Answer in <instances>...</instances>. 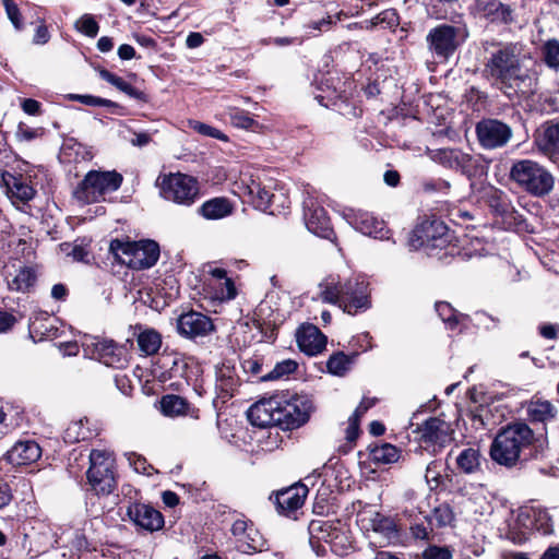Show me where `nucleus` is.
<instances>
[{
  "label": "nucleus",
  "instance_id": "obj_2",
  "mask_svg": "<svg viewBox=\"0 0 559 559\" xmlns=\"http://www.w3.org/2000/svg\"><path fill=\"white\" fill-rule=\"evenodd\" d=\"M548 450V437L522 419H514L498 429L489 447L493 463L506 468L522 466L543 459Z\"/></svg>",
  "mask_w": 559,
  "mask_h": 559
},
{
  "label": "nucleus",
  "instance_id": "obj_53",
  "mask_svg": "<svg viewBox=\"0 0 559 559\" xmlns=\"http://www.w3.org/2000/svg\"><path fill=\"white\" fill-rule=\"evenodd\" d=\"M542 60L552 70H559V40L547 39L540 47Z\"/></svg>",
  "mask_w": 559,
  "mask_h": 559
},
{
  "label": "nucleus",
  "instance_id": "obj_1",
  "mask_svg": "<svg viewBox=\"0 0 559 559\" xmlns=\"http://www.w3.org/2000/svg\"><path fill=\"white\" fill-rule=\"evenodd\" d=\"M491 47L484 62L483 78L510 100L533 96L538 88V73L524 67L521 45L493 41Z\"/></svg>",
  "mask_w": 559,
  "mask_h": 559
},
{
  "label": "nucleus",
  "instance_id": "obj_20",
  "mask_svg": "<svg viewBox=\"0 0 559 559\" xmlns=\"http://www.w3.org/2000/svg\"><path fill=\"white\" fill-rule=\"evenodd\" d=\"M178 333L188 338L204 337L215 331L212 319L202 312L190 310L181 313L177 319Z\"/></svg>",
  "mask_w": 559,
  "mask_h": 559
},
{
  "label": "nucleus",
  "instance_id": "obj_55",
  "mask_svg": "<svg viewBox=\"0 0 559 559\" xmlns=\"http://www.w3.org/2000/svg\"><path fill=\"white\" fill-rule=\"evenodd\" d=\"M185 367L179 379H183L188 385H193L194 390H197L198 386H201L199 379L203 374L202 366L191 358H185Z\"/></svg>",
  "mask_w": 559,
  "mask_h": 559
},
{
  "label": "nucleus",
  "instance_id": "obj_35",
  "mask_svg": "<svg viewBox=\"0 0 559 559\" xmlns=\"http://www.w3.org/2000/svg\"><path fill=\"white\" fill-rule=\"evenodd\" d=\"M368 460L372 464L389 465L404 460L401 448L382 441H373L367 447Z\"/></svg>",
  "mask_w": 559,
  "mask_h": 559
},
{
  "label": "nucleus",
  "instance_id": "obj_11",
  "mask_svg": "<svg viewBox=\"0 0 559 559\" xmlns=\"http://www.w3.org/2000/svg\"><path fill=\"white\" fill-rule=\"evenodd\" d=\"M87 484L97 496H108L117 488L115 460L105 450L93 449L90 453Z\"/></svg>",
  "mask_w": 559,
  "mask_h": 559
},
{
  "label": "nucleus",
  "instance_id": "obj_17",
  "mask_svg": "<svg viewBox=\"0 0 559 559\" xmlns=\"http://www.w3.org/2000/svg\"><path fill=\"white\" fill-rule=\"evenodd\" d=\"M415 432L419 435L420 443L441 450L453 441L454 429L451 423L440 417H429L418 425Z\"/></svg>",
  "mask_w": 559,
  "mask_h": 559
},
{
  "label": "nucleus",
  "instance_id": "obj_30",
  "mask_svg": "<svg viewBox=\"0 0 559 559\" xmlns=\"http://www.w3.org/2000/svg\"><path fill=\"white\" fill-rule=\"evenodd\" d=\"M185 356L179 353H166L160 354L155 364V371L158 372V379L163 382L179 379L182 376V368L185 367Z\"/></svg>",
  "mask_w": 559,
  "mask_h": 559
},
{
  "label": "nucleus",
  "instance_id": "obj_10",
  "mask_svg": "<svg viewBox=\"0 0 559 559\" xmlns=\"http://www.w3.org/2000/svg\"><path fill=\"white\" fill-rule=\"evenodd\" d=\"M485 205L493 216L501 218L510 230L515 233H534V227L527 218L512 205L508 194L496 187L490 186L483 192L481 197Z\"/></svg>",
  "mask_w": 559,
  "mask_h": 559
},
{
  "label": "nucleus",
  "instance_id": "obj_44",
  "mask_svg": "<svg viewBox=\"0 0 559 559\" xmlns=\"http://www.w3.org/2000/svg\"><path fill=\"white\" fill-rule=\"evenodd\" d=\"M358 356L359 353L357 350H353L349 354L335 352L326 361V371L333 376L344 377Z\"/></svg>",
  "mask_w": 559,
  "mask_h": 559
},
{
  "label": "nucleus",
  "instance_id": "obj_31",
  "mask_svg": "<svg viewBox=\"0 0 559 559\" xmlns=\"http://www.w3.org/2000/svg\"><path fill=\"white\" fill-rule=\"evenodd\" d=\"M270 188L271 186L263 183L259 178L250 177L248 180H242L243 202L263 212L266 207L267 199H270Z\"/></svg>",
  "mask_w": 559,
  "mask_h": 559
},
{
  "label": "nucleus",
  "instance_id": "obj_18",
  "mask_svg": "<svg viewBox=\"0 0 559 559\" xmlns=\"http://www.w3.org/2000/svg\"><path fill=\"white\" fill-rule=\"evenodd\" d=\"M304 219L307 229L318 237L330 241L336 240L328 211L313 198L304 202Z\"/></svg>",
  "mask_w": 559,
  "mask_h": 559
},
{
  "label": "nucleus",
  "instance_id": "obj_63",
  "mask_svg": "<svg viewBox=\"0 0 559 559\" xmlns=\"http://www.w3.org/2000/svg\"><path fill=\"white\" fill-rule=\"evenodd\" d=\"M259 44L261 46L275 45L278 47H286V46H292V45H300L301 39L299 37H290V36L266 37V38H261Z\"/></svg>",
  "mask_w": 559,
  "mask_h": 559
},
{
  "label": "nucleus",
  "instance_id": "obj_24",
  "mask_svg": "<svg viewBox=\"0 0 559 559\" xmlns=\"http://www.w3.org/2000/svg\"><path fill=\"white\" fill-rule=\"evenodd\" d=\"M438 157L444 167L460 171L468 178L478 174V160L459 148H442L438 152Z\"/></svg>",
  "mask_w": 559,
  "mask_h": 559
},
{
  "label": "nucleus",
  "instance_id": "obj_26",
  "mask_svg": "<svg viewBox=\"0 0 559 559\" xmlns=\"http://www.w3.org/2000/svg\"><path fill=\"white\" fill-rule=\"evenodd\" d=\"M41 456V448L35 440H20L4 454L3 459L14 467L31 465Z\"/></svg>",
  "mask_w": 559,
  "mask_h": 559
},
{
  "label": "nucleus",
  "instance_id": "obj_41",
  "mask_svg": "<svg viewBox=\"0 0 559 559\" xmlns=\"http://www.w3.org/2000/svg\"><path fill=\"white\" fill-rule=\"evenodd\" d=\"M131 240L130 237L114 238L109 242L108 253L112 261L126 265V260L134 258V250L139 242Z\"/></svg>",
  "mask_w": 559,
  "mask_h": 559
},
{
  "label": "nucleus",
  "instance_id": "obj_32",
  "mask_svg": "<svg viewBox=\"0 0 559 559\" xmlns=\"http://www.w3.org/2000/svg\"><path fill=\"white\" fill-rule=\"evenodd\" d=\"M59 158L62 164L91 162L94 158V152L92 146L79 142L75 138L66 136L60 148Z\"/></svg>",
  "mask_w": 559,
  "mask_h": 559
},
{
  "label": "nucleus",
  "instance_id": "obj_12",
  "mask_svg": "<svg viewBox=\"0 0 559 559\" xmlns=\"http://www.w3.org/2000/svg\"><path fill=\"white\" fill-rule=\"evenodd\" d=\"M160 194L167 201L191 206L200 198V185L193 176L170 173L162 180Z\"/></svg>",
  "mask_w": 559,
  "mask_h": 559
},
{
  "label": "nucleus",
  "instance_id": "obj_58",
  "mask_svg": "<svg viewBox=\"0 0 559 559\" xmlns=\"http://www.w3.org/2000/svg\"><path fill=\"white\" fill-rule=\"evenodd\" d=\"M189 127L201 135L221 140L223 142L228 141V136L225 133L207 123L198 120H189Z\"/></svg>",
  "mask_w": 559,
  "mask_h": 559
},
{
  "label": "nucleus",
  "instance_id": "obj_62",
  "mask_svg": "<svg viewBox=\"0 0 559 559\" xmlns=\"http://www.w3.org/2000/svg\"><path fill=\"white\" fill-rule=\"evenodd\" d=\"M353 350H357L359 354L365 353L373 347L372 336L369 332H364L352 337L349 342Z\"/></svg>",
  "mask_w": 559,
  "mask_h": 559
},
{
  "label": "nucleus",
  "instance_id": "obj_46",
  "mask_svg": "<svg viewBox=\"0 0 559 559\" xmlns=\"http://www.w3.org/2000/svg\"><path fill=\"white\" fill-rule=\"evenodd\" d=\"M481 453L478 449L466 448L456 457V465L464 474H475L480 471Z\"/></svg>",
  "mask_w": 559,
  "mask_h": 559
},
{
  "label": "nucleus",
  "instance_id": "obj_40",
  "mask_svg": "<svg viewBox=\"0 0 559 559\" xmlns=\"http://www.w3.org/2000/svg\"><path fill=\"white\" fill-rule=\"evenodd\" d=\"M234 211L233 203L225 197H215L205 201L199 209L198 214L209 221L222 219L229 216Z\"/></svg>",
  "mask_w": 559,
  "mask_h": 559
},
{
  "label": "nucleus",
  "instance_id": "obj_16",
  "mask_svg": "<svg viewBox=\"0 0 559 559\" xmlns=\"http://www.w3.org/2000/svg\"><path fill=\"white\" fill-rule=\"evenodd\" d=\"M479 145L486 150L506 146L512 138V128L497 118H483L475 126Z\"/></svg>",
  "mask_w": 559,
  "mask_h": 559
},
{
  "label": "nucleus",
  "instance_id": "obj_5",
  "mask_svg": "<svg viewBox=\"0 0 559 559\" xmlns=\"http://www.w3.org/2000/svg\"><path fill=\"white\" fill-rule=\"evenodd\" d=\"M320 299L338 306L345 313L356 316L372 306L370 284L362 276H353L344 282L332 275L319 284Z\"/></svg>",
  "mask_w": 559,
  "mask_h": 559
},
{
  "label": "nucleus",
  "instance_id": "obj_47",
  "mask_svg": "<svg viewBox=\"0 0 559 559\" xmlns=\"http://www.w3.org/2000/svg\"><path fill=\"white\" fill-rule=\"evenodd\" d=\"M338 532V528L331 521L311 520L308 524L309 537L324 540V543H331L337 537Z\"/></svg>",
  "mask_w": 559,
  "mask_h": 559
},
{
  "label": "nucleus",
  "instance_id": "obj_3",
  "mask_svg": "<svg viewBox=\"0 0 559 559\" xmlns=\"http://www.w3.org/2000/svg\"><path fill=\"white\" fill-rule=\"evenodd\" d=\"M314 409L313 401L307 394H294L289 399L273 395L252 404L247 411V419L253 427L292 431L306 425Z\"/></svg>",
  "mask_w": 559,
  "mask_h": 559
},
{
  "label": "nucleus",
  "instance_id": "obj_34",
  "mask_svg": "<svg viewBox=\"0 0 559 559\" xmlns=\"http://www.w3.org/2000/svg\"><path fill=\"white\" fill-rule=\"evenodd\" d=\"M534 143L545 155H559V122L546 121L534 133Z\"/></svg>",
  "mask_w": 559,
  "mask_h": 559
},
{
  "label": "nucleus",
  "instance_id": "obj_42",
  "mask_svg": "<svg viewBox=\"0 0 559 559\" xmlns=\"http://www.w3.org/2000/svg\"><path fill=\"white\" fill-rule=\"evenodd\" d=\"M238 549L243 554H255L261 552L265 545L266 540L255 527L253 522H250L248 530L246 533L240 536L237 540Z\"/></svg>",
  "mask_w": 559,
  "mask_h": 559
},
{
  "label": "nucleus",
  "instance_id": "obj_49",
  "mask_svg": "<svg viewBox=\"0 0 559 559\" xmlns=\"http://www.w3.org/2000/svg\"><path fill=\"white\" fill-rule=\"evenodd\" d=\"M369 25L374 26V29H389L395 32L401 23V17L396 9H385L378 13L372 19H369Z\"/></svg>",
  "mask_w": 559,
  "mask_h": 559
},
{
  "label": "nucleus",
  "instance_id": "obj_59",
  "mask_svg": "<svg viewBox=\"0 0 559 559\" xmlns=\"http://www.w3.org/2000/svg\"><path fill=\"white\" fill-rule=\"evenodd\" d=\"M230 123L236 128L251 129L257 121L243 109L231 108L229 111Z\"/></svg>",
  "mask_w": 559,
  "mask_h": 559
},
{
  "label": "nucleus",
  "instance_id": "obj_60",
  "mask_svg": "<svg viewBox=\"0 0 559 559\" xmlns=\"http://www.w3.org/2000/svg\"><path fill=\"white\" fill-rule=\"evenodd\" d=\"M253 325L262 334V337L271 343H274L278 335V325L271 320L254 319Z\"/></svg>",
  "mask_w": 559,
  "mask_h": 559
},
{
  "label": "nucleus",
  "instance_id": "obj_8",
  "mask_svg": "<svg viewBox=\"0 0 559 559\" xmlns=\"http://www.w3.org/2000/svg\"><path fill=\"white\" fill-rule=\"evenodd\" d=\"M468 37L465 25L441 23L431 27L426 36L427 48L433 58L448 62Z\"/></svg>",
  "mask_w": 559,
  "mask_h": 559
},
{
  "label": "nucleus",
  "instance_id": "obj_27",
  "mask_svg": "<svg viewBox=\"0 0 559 559\" xmlns=\"http://www.w3.org/2000/svg\"><path fill=\"white\" fill-rule=\"evenodd\" d=\"M350 224L361 234L376 239H388L389 228L384 221L379 219L373 214L365 211H357L350 216Z\"/></svg>",
  "mask_w": 559,
  "mask_h": 559
},
{
  "label": "nucleus",
  "instance_id": "obj_54",
  "mask_svg": "<svg viewBox=\"0 0 559 559\" xmlns=\"http://www.w3.org/2000/svg\"><path fill=\"white\" fill-rule=\"evenodd\" d=\"M269 368L270 366L264 364V358L259 355H253L242 361L243 371L250 377L257 379L259 382H263L262 377Z\"/></svg>",
  "mask_w": 559,
  "mask_h": 559
},
{
  "label": "nucleus",
  "instance_id": "obj_28",
  "mask_svg": "<svg viewBox=\"0 0 559 559\" xmlns=\"http://www.w3.org/2000/svg\"><path fill=\"white\" fill-rule=\"evenodd\" d=\"M160 412L166 417L189 416L200 418V409L192 405L186 397L177 394H165L159 401Z\"/></svg>",
  "mask_w": 559,
  "mask_h": 559
},
{
  "label": "nucleus",
  "instance_id": "obj_36",
  "mask_svg": "<svg viewBox=\"0 0 559 559\" xmlns=\"http://www.w3.org/2000/svg\"><path fill=\"white\" fill-rule=\"evenodd\" d=\"M28 330L35 342L53 340L62 334V330L53 324V319L46 311H39L29 319Z\"/></svg>",
  "mask_w": 559,
  "mask_h": 559
},
{
  "label": "nucleus",
  "instance_id": "obj_33",
  "mask_svg": "<svg viewBox=\"0 0 559 559\" xmlns=\"http://www.w3.org/2000/svg\"><path fill=\"white\" fill-rule=\"evenodd\" d=\"M558 414L555 405L542 399H532L526 407L527 420L532 425L542 424V430L535 432H547V424L556 419Z\"/></svg>",
  "mask_w": 559,
  "mask_h": 559
},
{
  "label": "nucleus",
  "instance_id": "obj_6",
  "mask_svg": "<svg viewBox=\"0 0 559 559\" xmlns=\"http://www.w3.org/2000/svg\"><path fill=\"white\" fill-rule=\"evenodd\" d=\"M509 179L518 189L538 199H545L555 183L552 174L532 159L514 160L509 170Z\"/></svg>",
  "mask_w": 559,
  "mask_h": 559
},
{
  "label": "nucleus",
  "instance_id": "obj_23",
  "mask_svg": "<svg viewBox=\"0 0 559 559\" xmlns=\"http://www.w3.org/2000/svg\"><path fill=\"white\" fill-rule=\"evenodd\" d=\"M296 342L300 352L307 356L321 354L328 343V337L312 323H302L296 331Z\"/></svg>",
  "mask_w": 559,
  "mask_h": 559
},
{
  "label": "nucleus",
  "instance_id": "obj_25",
  "mask_svg": "<svg viewBox=\"0 0 559 559\" xmlns=\"http://www.w3.org/2000/svg\"><path fill=\"white\" fill-rule=\"evenodd\" d=\"M134 250V258L126 260V266L133 271H144L156 265L160 257L159 243L153 239H140Z\"/></svg>",
  "mask_w": 559,
  "mask_h": 559
},
{
  "label": "nucleus",
  "instance_id": "obj_13",
  "mask_svg": "<svg viewBox=\"0 0 559 559\" xmlns=\"http://www.w3.org/2000/svg\"><path fill=\"white\" fill-rule=\"evenodd\" d=\"M309 488L302 481L273 490L269 500L273 503L276 512L284 518L298 520V512L305 506Z\"/></svg>",
  "mask_w": 559,
  "mask_h": 559
},
{
  "label": "nucleus",
  "instance_id": "obj_48",
  "mask_svg": "<svg viewBox=\"0 0 559 559\" xmlns=\"http://www.w3.org/2000/svg\"><path fill=\"white\" fill-rule=\"evenodd\" d=\"M37 282V272L34 266H22L17 274L9 282V288L16 292H29Z\"/></svg>",
  "mask_w": 559,
  "mask_h": 559
},
{
  "label": "nucleus",
  "instance_id": "obj_37",
  "mask_svg": "<svg viewBox=\"0 0 559 559\" xmlns=\"http://www.w3.org/2000/svg\"><path fill=\"white\" fill-rule=\"evenodd\" d=\"M94 69L97 71L99 78L110 85L115 86L119 92L126 94L130 98H133L140 103H148L150 96L144 92L133 86L131 83L127 82L121 76L116 73L107 70L102 66H94Z\"/></svg>",
  "mask_w": 559,
  "mask_h": 559
},
{
  "label": "nucleus",
  "instance_id": "obj_29",
  "mask_svg": "<svg viewBox=\"0 0 559 559\" xmlns=\"http://www.w3.org/2000/svg\"><path fill=\"white\" fill-rule=\"evenodd\" d=\"M435 308L448 330L461 334L469 329L472 318L457 311L450 302L437 301Z\"/></svg>",
  "mask_w": 559,
  "mask_h": 559
},
{
  "label": "nucleus",
  "instance_id": "obj_14",
  "mask_svg": "<svg viewBox=\"0 0 559 559\" xmlns=\"http://www.w3.org/2000/svg\"><path fill=\"white\" fill-rule=\"evenodd\" d=\"M32 178L33 176L31 174L20 167H11L10 169H2L0 171L1 183L13 203L20 202L27 204L35 198L37 191L33 185Z\"/></svg>",
  "mask_w": 559,
  "mask_h": 559
},
{
  "label": "nucleus",
  "instance_id": "obj_9",
  "mask_svg": "<svg viewBox=\"0 0 559 559\" xmlns=\"http://www.w3.org/2000/svg\"><path fill=\"white\" fill-rule=\"evenodd\" d=\"M344 85L345 83H341L338 79L336 85L334 78L322 75L320 81H317L318 93L314 94V99L321 106L331 108L344 117H361L364 112L362 107L343 88Z\"/></svg>",
  "mask_w": 559,
  "mask_h": 559
},
{
  "label": "nucleus",
  "instance_id": "obj_61",
  "mask_svg": "<svg viewBox=\"0 0 559 559\" xmlns=\"http://www.w3.org/2000/svg\"><path fill=\"white\" fill-rule=\"evenodd\" d=\"M8 19L13 24L14 28L22 31L24 28V22L22 13L14 0H2Z\"/></svg>",
  "mask_w": 559,
  "mask_h": 559
},
{
  "label": "nucleus",
  "instance_id": "obj_38",
  "mask_svg": "<svg viewBox=\"0 0 559 559\" xmlns=\"http://www.w3.org/2000/svg\"><path fill=\"white\" fill-rule=\"evenodd\" d=\"M340 504L337 496L331 489V486H325L322 484L316 495L312 512L316 515L320 516H329L332 514H336L338 511Z\"/></svg>",
  "mask_w": 559,
  "mask_h": 559
},
{
  "label": "nucleus",
  "instance_id": "obj_19",
  "mask_svg": "<svg viewBox=\"0 0 559 559\" xmlns=\"http://www.w3.org/2000/svg\"><path fill=\"white\" fill-rule=\"evenodd\" d=\"M127 515L136 527L150 533L160 531L165 525L163 513L148 503L130 502Z\"/></svg>",
  "mask_w": 559,
  "mask_h": 559
},
{
  "label": "nucleus",
  "instance_id": "obj_52",
  "mask_svg": "<svg viewBox=\"0 0 559 559\" xmlns=\"http://www.w3.org/2000/svg\"><path fill=\"white\" fill-rule=\"evenodd\" d=\"M462 97L463 100L473 111H479L481 109H485L489 103V96L487 92L481 91L480 88L474 85H471L467 88H465Z\"/></svg>",
  "mask_w": 559,
  "mask_h": 559
},
{
  "label": "nucleus",
  "instance_id": "obj_21",
  "mask_svg": "<svg viewBox=\"0 0 559 559\" xmlns=\"http://www.w3.org/2000/svg\"><path fill=\"white\" fill-rule=\"evenodd\" d=\"M93 357L107 367L126 368L129 364V354L124 346L112 340H99L93 345Z\"/></svg>",
  "mask_w": 559,
  "mask_h": 559
},
{
  "label": "nucleus",
  "instance_id": "obj_64",
  "mask_svg": "<svg viewBox=\"0 0 559 559\" xmlns=\"http://www.w3.org/2000/svg\"><path fill=\"white\" fill-rule=\"evenodd\" d=\"M426 559H452V552L447 547L430 546L425 550Z\"/></svg>",
  "mask_w": 559,
  "mask_h": 559
},
{
  "label": "nucleus",
  "instance_id": "obj_57",
  "mask_svg": "<svg viewBox=\"0 0 559 559\" xmlns=\"http://www.w3.org/2000/svg\"><path fill=\"white\" fill-rule=\"evenodd\" d=\"M126 455L130 466H132L136 473L147 476H151L154 473H158L157 469H155L142 454L130 452Z\"/></svg>",
  "mask_w": 559,
  "mask_h": 559
},
{
  "label": "nucleus",
  "instance_id": "obj_7",
  "mask_svg": "<svg viewBox=\"0 0 559 559\" xmlns=\"http://www.w3.org/2000/svg\"><path fill=\"white\" fill-rule=\"evenodd\" d=\"M123 176L112 170L92 169L73 187L71 197L82 205H90L105 200L107 193L120 189Z\"/></svg>",
  "mask_w": 559,
  "mask_h": 559
},
{
  "label": "nucleus",
  "instance_id": "obj_39",
  "mask_svg": "<svg viewBox=\"0 0 559 559\" xmlns=\"http://www.w3.org/2000/svg\"><path fill=\"white\" fill-rule=\"evenodd\" d=\"M139 333L134 332L139 350L144 356H153L162 347V334L153 328H143L141 324L135 326Z\"/></svg>",
  "mask_w": 559,
  "mask_h": 559
},
{
  "label": "nucleus",
  "instance_id": "obj_50",
  "mask_svg": "<svg viewBox=\"0 0 559 559\" xmlns=\"http://www.w3.org/2000/svg\"><path fill=\"white\" fill-rule=\"evenodd\" d=\"M298 369V362L294 359H284L275 364L273 368H269L262 377V381H276L287 379L290 374L295 373Z\"/></svg>",
  "mask_w": 559,
  "mask_h": 559
},
{
  "label": "nucleus",
  "instance_id": "obj_15",
  "mask_svg": "<svg viewBox=\"0 0 559 559\" xmlns=\"http://www.w3.org/2000/svg\"><path fill=\"white\" fill-rule=\"evenodd\" d=\"M241 385L236 365L230 359H225L215 366V393L213 405L222 409L233 399Z\"/></svg>",
  "mask_w": 559,
  "mask_h": 559
},
{
  "label": "nucleus",
  "instance_id": "obj_51",
  "mask_svg": "<svg viewBox=\"0 0 559 559\" xmlns=\"http://www.w3.org/2000/svg\"><path fill=\"white\" fill-rule=\"evenodd\" d=\"M70 100H75L81 104H84L86 106H93V107H106L111 109V112L114 114H120V110L123 109V107L110 99L94 96V95H81V94H70L68 96Z\"/></svg>",
  "mask_w": 559,
  "mask_h": 559
},
{
  "label": "nucleus",
  "instance_id": "obj_4",
  "mask_svg": "<svg viewBox=\"0 0 559 559\" xmlns=\"http://www.w3.org/2000/svg\"><path fill=\"white\" fill-rule=\"evenodd\" d=\"M408 245L415 250H424L427 257L442 265L455 260L466 261L473 257L472 251L461 245L455 233L436 216L426 217L414 227Z\"/></svg>",
  "mask_w": 559,
  "mask_h": 559
},
{
  "label": "nucleus",
  "instance_id": "obj_45",
  "mask_svg": "<svg viewBox=\"0 0 559 559\" xmlns=\"http://www.w3.org/2000/svg\"><path fill=\"white\" fill-rule=\"evenodd\" d=\"M465 416L471 420L472 426L476 430L489 429L490 426L496 425L490 406L484 403L468 405Z\"/></svg>",
  "mask_w": 559,
  "mask_h": 559
},
{
  "label": "nucleus",
  "instance_id": "obj_56",
  "mask_svg": "<svg viewBox=\"0 0 559 559\" xmlns=\"http://www.w3.org/2000/svg\"><path fill=\"white\" fill-rule=\"evenodd\" d=\"M75 29L90 37L94 38L97 36L99 32V24L96 21L95 16L90 13L83 14L75 23H74Z\"/></svg>",
  "mask_w": 559,
  "mask_h": 559
},
{
  "label": "nucleus",
  "instance_id": "obj_43",
  "mask_svg": "<svg viewBox=\"0 0 559 559\" xmlns=\"http://www.w3.org/2000/svg\"><path fill=\"white\" fill-rule=\"evenodd\" d=\"M290 204L288 192L283 187L274 185L270 188V199H267V204L263 212L270 215H285L290 209Z\"/></svg>",
  "mask_w": 559,
  "mask_h": 559
},
{
  "label": "nucleus",
  "instance_id": "obj_22",
  "mask_svg": "<svg viewBox=\"0 0 559 559\" xmlns=\"http://www.w3.org/2000/svg\"><path fill=\"white\" fill-rule=\"evenodd\" d=\"M475 8L479 16L491 24L510 25L514 22V9L509 0H476Z\"/></svg>",
  "mask_w": 559,
  "mask_h": 559
}]
</instances>
